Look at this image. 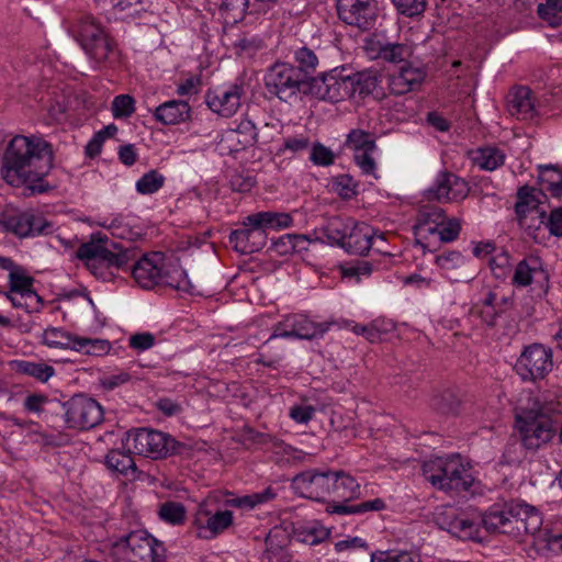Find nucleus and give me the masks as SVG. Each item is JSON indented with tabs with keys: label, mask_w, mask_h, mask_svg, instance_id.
<instances>
[{
	"label": "nucleus",
	"mask_w": 562,
	"mask_h": 562,
	"mask_svg": "<svg viewBox=\"0 0 562 562\" xmlns=\"http://www.w3.org/2000/svg\"><path fill=\"white\" fill-rule=\"evenodd\" d=\"M53 161V148L47 140L15 135L3 153L1 173L8 184L23 187L27 195L43 194L54 189L46 180Z\"/></svg>",
	"instance_id": "1"
},
{
	"label": "nucleus",
	"mask_w": 562,
	"mask_h": 562,
	"mask_svg": "<svg viewBox=\"0 0 562 562\" xmlns=\"http://www.w3.org/2000/svg\"><path fill=\"white\" fill-rule=\"evenodd\" d=\"M562 420V395L546 392L515 416V426L525 449L536 451L557 435Z\"/></svg>",
	"instance_id": "2"
},
{
	"label": "nucleus",
	"mask_w": 562,
	"mask_h": 562,
	"mask_svg": "<svg viewBox=\"0 0 562 562\" xmlns=\"http://www.w3.org/2000/svg\"><path fill=\"white\" fill-rule=\"evenodd\" d=\"M379 76L372 70L355 72L345 66L312 77V97L328 102L350 98L364 99L379 86Z\"/></svg>",
	"instance_id": "3"
},
{
	"label": "nucleus",
	"mask_w": 562,
	"mask_h": 562,
	"mask_svg": "<svg viewBox=\"0 0 562 562\" xmlns=\"http://www.w3.org/2000/svg\"><path fill=\"white\" fill-rule=\"evenodd\" d=\"M484 529L490 533H503L514 538L530 535L536 538L543 525L538 508L521 501L495 503L484 512Z\"/></svg>",
	"instance_id": "4"
},
{
	"label": "nucleus",
	"mask_w": 562,
	"mask_h": 562,
	"mask_svg": "<svg viewBox=\"0 0 562 562\" xmlns=\"http://www.w3.org/2000/svg\"><path fill=\"white\" fill-rule=\"evenodd\" d=\"M76 256L103 282L113 281L120 271H127L128 263L134 260L132 249L124 248L101 233L92 234L89 241L81 244Z\"/></svg>",
	"instance_id": "5"
},
{
	"label": "nucleus",
	"mask_w": 562,
	"mask_h": 562,
	"mask_svg": "<svg viewBox=\"0 0 562 562\" xmlns=\"http://www.w3.org/2000/svg\"><path fill=\"white\" fill-rule=\"evenodd\" d=\"M243 224V228L231 232L228 240L235 251L250 255L266 246V229L288 228L292 226L293 218L289 213L265 211L248 215Z\"/></svg>",
	"instance_id": "6"
},
{
	"label": "nucleus",
	"mask_w": 562,
	"mask_h": 562,
	"mask_svg": "<svg viewBox=\"0 0 562 562\" xmlns=\"http://www.w3.org/2000/svg\"><path fill=\"white\" fill-rule=\"evenodd\" d=\"M423 473L436 488L456 494L473 493L476 483L471 467L459 453L429 460L423 465Z\"/></svg>",
	"instance_id": "7"
},
{
	"label": "nucleus",
	"mask_w": 562,
	"mask_h": 562,
	"mask_svg": "<svg viewBox=\"0 0 562 562\" xmlns=\"http://www.w3.org/2000/svg\"><path fill=\"white\" fill-rule=\"evenodd\" d=\"M360 484L353 476L344 470H331L330 495L333 503L328 504L326 512L337 515H362L367 512H380L385 508L382 498H374L360 504H348L360 496Z\"/></svg>",
	"instance_id": "8"
},
{
	"label": "nucleus",
	"mask_w": 562,
	"mask_h": 562,
	"mask_svg": "<svg viewBox=\"0 0 562 562\" xmlns=\"http://www.w3.org/2000/svg\"><path fill=\"white\" fill-rule=\"evenodd\" d=\"M267 91L281 102L292 103L304 97H312V77L301 72L294 65L277 61L263 78Z\"/></svg>",
	"instance_id": "9"
},
{
	"label": "nucleus",
	"mask_w": 562,
	"mask_h": 562,
	"mask_svg": "<svg viewBox=\"0 0 562 562\" xmlns=\"http://www.w3.org/2000/svg\"><path fill=\"white\" fill-rule=\"evenodd\" d=\"M113 548L124 562H164L166 559L165 544L143 529L122 536Z\"/></svg>",
	"instance_id": "10"
},
{
	"label": "nucleus",
	"mask_w": 562,
	"mask_h": 562,
	"mask_svg": "<svg viewBox=\"0 0 562 562\" xmlns=\"http://www.w3.org/2000/svg\"><path fill=\"white\" fill-rule=\"evenodd\" d=\"M126 441L133 446V452L153 460L164 459L179 453L182 445L169 434L138 428L126 432Z\"/></svg>",
	"instance_id": "11"
},
{
	"label": "nucleus",
	"mask_w": 562,
	"mask_h": 562,
	"mask_svg": "<svg viewBox=\"0 0 562 562\" xmlns=\"http://www.w3.org/2000/svg\"><path fill=\"white\" fill-rule=\"evenodd\" d=\"M56 405L64 411V420L69 429L90 430L103 420V408L92 397L85 394H76L68 401Z\"/></svg>",
	"instance_id": "12"
},
{
	"label": "nucleus",
	"mask_w": 562,
	"mask_h": 562,
	"mask_svg": "<svg viewBox=\"0 0 562 562\" xmlns=\"http://www.w3.org/2000/svg\"><path fill=\"white\" fill-rule=\"evenodd\" d=\"M552 369V349L539 342L525 346L514 364L517 375L524 382L531 383L546 379Z\"/></svg>",
	"instance_id": "13"
},
{
	"label": "nucleus",
	"mask_w": 562,
	"mask_h": 562,
	"mask_svg": "<svg viewBox=\"0 0 562 562\" xmlns=\"http://www.w3.org/2000/svg\"><path fill=\"white\" fill-rule=\"evenodd\" d=\"M483 518L484 513L472 517L465 512L449 506L436 513L435 522L440 529L448 531L460 540L481 541L480 532L481 528H484Z\"/></svg>",
	"instance_id": "14"
},
{
	"label": "nucleus",
	"mask_w": 562,
	"mask_h": 562,
	"mask_svg": "<svg viewBox=\"0 0 562 562\" xmlns=\"http://www.w3.org/2000/svg\"><path fill=\"white\" fill-rule=\"evenodd\" d=\"M76 33V40L92 59L98 63L108 59L113 50V42L93 16H82Z\"/></svg>",
	"instance_id": "15"
},
{
	"label": "nucleus",
	"mask_w": 562,
	"mask_h": 562,
	"mask_svg": "<svg viewBox=\"0 0 562 562\" xmlns=\"http://www.w3.org/2000/svg\"><path fill=\"white\" fill-rule=\"evenodd\" d=\"M336 10L341 22L362 32L372 30L379 16L378 0H337Z\"/></svg>",
	"instance_id": "16"
},
{
	"label": "nucleus",
	"mask_w": 562,
	"mask_h": 562,
	"mask_svg": "<svg viewBox=\"0 0 562 562\" xmlns=\"http://www.w3.org/2000/svg\"><path fill=\"white\" fill-rule=\"evenodd\" d=\"M330 469H310L291 480V488L297 496L315 502H326L330 495Z\"/></svg>",
	"instance_id": "17"
},
{
	"label": "nucleus",
	"mask_w": 562,
	"mask_h": 562,
	"mask_svg": "<svg viewBox=\"0 0 562 562\" xmlns=\"http://www.w3.org/2000/svg\"><path fill=\"white\" fill-rule=\"evenodd\" d=\"M329 326V323H315L304 314L289 315L283 323L278 325V328L265 344L278 337L306 340L321 338L328 331Z\"/></svg>",
	"instance_id": "18"
},
{
	"label": "nucleus",
	"mask_w": 562,
	"mask_h": 562,
	"mask_svg": "<svg viewBox=\"0 0 562 562\" xmlns=\"http://www.w3.org/2000/svg\"><path fill=\"white\" fill-rule=\"evenodd\" d=\"M2 225L5 232L19 238L47 235L53 231V224L32 211L13 212L3 215Z\"/></svg>",
	"instance_id": "19"
},
{
	"label": "nucleus",
	"mask_w": 562,
	"mask_h": 562,
	"mask_svg": "<svg viewBox=\"0 0 562 562\" xmlns=\"http://www.w3.org/2000/svg\"><path fill=\"white\" fill-rule=\"evenodd\" d=\"M245 93L244 82H234L209 89L205 93V103L212 112L223 117H231L239 109Z\"/></svg>",
	"instance_id": "20"
},
{
	"label": "nucleus",
	"mask_w": 562,
	"mask_h": 562,
	"mask_svg": "<svg viewBox=\"0 0 562 562\" xmlns=\"http://www.w3.org/2000/svg\"><path fill=\"white\" fill-rule=\"evenodd\" d=\"M470 192L468 182L450 171H441L427 190L429 200L452 202L464 200Z\"/></svg>",
	"instance_id": "21"
},
{
	"label": "nucleus",
	"mask_w": 562,
	"mask_h": 562,
	"mask_svg": "<svg viewBox=\"0 0 562 562\" xmlns=\"http://www.w3.org/2000/svg\"><path fill=\"white\" fill-rule=\"evenodd\" d=\"M164 256L161 252H151L144 255L135 261H131L127 271H131L134 280L143 289H153L161 280Z\"/></svg>",
	"instance_id": "22"
},
{
	"label": "nucleus",
	"mask_w": 562,
	"mask_h": 562,
	"mask_svg": "<svg viewBox=\"0 0 562 562\" xmlns=\"http://www.w3.org/2000/svg\"><path fill=\"white\" fill-rule=\"evenodd\" d=\"M435 263L441 274L451 282H470L474 279L473 271L469 270V260L458 250H447L437 255Z\"/></svg>",
	"instance_id": "23"
},
{
	"label": "nucleus",
	"mask_w": 562,
	"mask_h": 562,
	"mask_svg": "<svg viewBox=\"0 0 562 562\" xmlns=\"http://www.w3.org/2000/svg\"><path fill=\"white\" fill-rule=\"evenodd\" d=\"M233 522V512L228 509L210 515L207 510L200 508L193 519V525L198 528V537L204 539L217 537L227 530Z\"/></svg>",
	"instance_id": "24"
},
{
	"label": "nucleus",
	"mask_w": 562,
	"mask_h": 562,
	"mask_svg": "<svg viewBox=\"0 0 562 562\" xmlns=\"http://www.w3.org/2000/svg\"><path fill=\"white\" fill-rule=\"evenodd\" d=\"M445 218L446 211L442 207L437 205L422 206L417 212L416 221L413 225V232L418 244H420L423 239L436 235V232L440 229V225H442Z\"/></svg>",
	"instance_id": "25"
},
{
	"label": "nucleus",
	"mask_w": 562,
	"mask_h": 562,
	"mask_svg": "<svg viewBox=\"0 0 562 562\" xmlns=\"http://www.w3.org/2000/svg\"><path fill=\"white\" fill-rule=\"evenodd\" d=\"M373 228L364 223H355L350 227L341 248L350 254L364 256L373 245Z\"/></svg>",
	"instance_id": "26"
},
{
	"label": "nucleus",
	"mask_w": 562,
	"mask_h": 562,
	"mask_svg": "<svg viewBox=\"0 0 562 562\" xmlns=\"http://www.w3.org/2000/svg\"><path fill=\"white\" fill-rule=\"evenodd\" d=\"M122 443L123 447H127V451L121 449L110 450L104 457V464L112 473L135 480L138 477V469L132 457L133 446L127 441Z\"/></svg>",
	"instance_id": "27"
},
{
	"label": "nucleus",
	"mask_w": 562,
	"mask_h": 562,
	"mask_svg": "<svg viewBox=\"0 0 562 562\" xmlns=\"http://www.w3.org/2000/svg\"><path fill=\"white\" fill-rule=\"evenodd\" d=\"M192 109L188 101L168 100L159 104L153 115L164 125H179L191 120Z\"/></svg>",
	"instance_id": "28"
},
{
	"label": "nucleus",
	"mask_w": 562,
	"mask_h": 562,
	"mask_svg": "<svg viewBox=\"0 0 562 562\" xmlns=\"http://www.w3.org/2000/svg\"><path fill=\"white\" fill-rule=\"evenodd\" d=\"M507 111L518 120H532L537 115L532 91L524 86L513 90L507 99Z\"/></svg>",
	"instance_id": "29"
},
{
	"label": "nucleus",
	"mask_w": 562,
	"mask_h": 562,
	"mask_svg": "<svg viewBox=\"0 0 562 562\" xmlns=\"http://www.w3.org/2000/svg\"><path fill=\"white\" fill-rule=\"evenodd\" d=\"M516 198V216L533 214L537 211H546V209L542 207V204L548 198L542 189L525 184L518 188Z\"/></svg>",
	"instance_id": "30"
},
{
	"label": "nucleus",
	"mask_w": 562,
	"mask_h": 562,
	"mask_svg": "<svg viewBox=\"0 0 562 562\" xmlns=\"http://www.w3.org/2000/svg\"><path fill=\"white\" fill-rule=\"evenodd\" d=\"M536 278L548 280V273L542 268L539 257H529L517 263L512 283L517 288H525L530 285Z\"/></svg>",
	"instance_id": "31"
},
{
	"label": "nucleus",
	"mask_w": 562,
	"mask_h": 562,
	"mask_svg": "<svg viewBox=\"0 0 562 562\" xmlns=\"http://www.w3.org/2000/svg\"><path fill=\"white\" fill-rule=\"evenodd\" d=\"M158 285H166L191 295L200 294L196 286L189 279L187 271L179 265L162 266L161 280H159Z\"/></svg>",
	"instance_id": "32"
},
{
	"label": "nucleus",
	"mask_w": 562,
	"mask_h": 562,
	"mask_svg": "<svg viewBox=\"0 0 562 562\" xmlns=\"http://www.w3.org/2000/svg\"><path fill=\"white\" fill-rule=\"evenodd\" d=\"M78 336L61 327H47L41 334V342L50 349H70L76 351Z\"/></svg>",
	"instance_id": "33"
},
{
	"label": "nucleus",
	"mask_w": 562,
	"mask_h": 562,
	"mask_svg": "<svg viewBox=\"0 0 562 562\" xmlns=\"http://www.w3.org/2000/svg\"><path fill=\"white\" fill-rule=\"evenodd\" d=\"M535 540L543 543L546 548L554 553L562 551V517L550 521L546 527H540Z\"/></svg>",
	"instance_id": "34"
},
{
	"label": "nucleus",
	"mask_w": 562,
	"mask_h": 562,
	"mask_svg": "<svg viewBox=\"0 0 562 562\" xmlns=\"http://www.w3.org/2000/svg\"><path fill=\"white\" fill-rule=\"evenodd\" d=\"M9 278L10 293L19 294L22 297L34 299L36 291L33 289L34 278L31 277L23 266L16 267L15 271H11Z\"/></svg>",
	"instance_id": "35"
},
{
	"label": "nucleus",
	"mask_w": 562,
	"mask_h": 562,
	"mask_svg": "<svg viewBox=\"0 0 562 562\" xmlns=\"http://www.w3.org/2000/svg\"><path fill=\"white\" fill-rule=\"evenodd\" d=\"M539 183L543 192H549L553 198L562 196V169L553 165L539 166Z\"/></svg>",
	"instance_id": "36"
},
{
	"label": "nucleus",
	"mask_w": 562,
	"mask_h": 562,
	"mask_svg": "<svg viewBox=\"0 0 562 562\" xmlns=\"http://www.w3.org/2000/svg\"><path fill=\"white\" fill-rule=\"evenodd\" d=\"M462 405V397L454 390H445L430 400V406L434 411L442 415H458Z\"/></svg>",
	"instance_id": "37"
},
{
	"label": "nucleus",
	"mask_w": 562,
	"mask_h": 562,
	"mask_svg": "<svg viewBox=\"0 0 562 562\" xmlns=\"http://www.w3.org/2000/svg\"><path fill=\"white\" fill-rule=\"evenodd\" d=\"M352 224L353 221L351 218L333 216L328 218L326 224L322 227L323 237H325L330 245L340 247Z\"/></svg>",
	"instance_id": "38"
},
{
	"label": "nucleus",
	"mask_w": 562,
	"mask_h": 562,
	"mask_svg": "<svg viewBox=\"0 0 562 562\" xmlns=\"http://www.w3.org/2000/svg\"><path fill=\"white\" fill-rule=\"evenodd\" d=\"M12 368L16 373L34 378L43 383L47 382L55 374L54 367L44 362L14 360Z\"/></svg>",
	"instance_id": "39"
},
{
	"label": "nucleus",
	"mask_w": 562,
	"mask_h": 562,
	"mask_svg": "<svg viewBox=\"0 0 562 562\" xmlns=\"http://www.w3.org/2000/svg\"><path fill=\"white\" fill-rule=\"evenodd\" d=\"M517 223L521 229L530 237L535 243L540 244V233L542 226L546 227V211H537L533 214L517 215Z\"/></svg>",
	"instance_id": "40"
},
{
	"label": "nucleus",
	"mask_w": 562,
	"mask_h": 562,
	"mask_svg": "<svg viewBox=\"0 0 562 562\" xmlns=\"http://www.w3.org/2000/svg\"><path fill=\"white\" fill-rule=\"evenodd\" d=\"M505 161L504 153L497 147H483L479 148L474 156L473 162L480 167V169L493 171L501 167Z\"/></svg>",
	"instance_id": "41"
},
{
	"label": "nucleus",
	"mask_w": 562,
	"mask_h": 562,
	"mask_svg": "<svg viewBox=\"0 0 562 562\" xmlns=\"http://www.w3.org/2000/svg\"><path fill=\"white\" fill-rule=\"evenodd\" d=\"M158 516L169 525L181 526L187 519V508L180 502L167 501L160 505Z\"/></svg>",
	"instance_id": "42"
},
{
	"label": "nucleus",
	"mask_w": 562,
	"mask_h": 562,
	"mask_svg": "<svg viewBox=\"0 0 562 562\" xmlns=\"http://www.w3.org/2000/svg\"><path fill=\"white\" fill-rule=\"evenodd\" d=\"M345 146L363 151H373L376 147L372 134L360 128H353L347 134Z\"/></svg>",
	"instance_id": "43"
},
{
	"label": "nucleus",
	"mask_w": 562,
	"mask_h": 562,
	"mask_svg": "<svg viewBox=\"0 0 562 562\" xmlns=\"http://www.w3.org/2000/svg\"><path fill=\"white\" fill-rule=\"evenodd\" d=\"M165 184V177L156 169L144 173L136 182V191L139 194L148 195L159 191Z\"/></svg>",
	"instance_id": "44"
},
{
	"label": "nucleus",
	"mask_w": 562,
	"mask_h": 562,
	"mask_svg": "<svg viewBox=\"0 0 562 562\" xmlns=\"http://www.w3.org/2000/svg\"><path fill=\"white\" fill-rule=\"evenodd\" d=\"M111 344L106 339L86 338L78 336L76 351L89 356H103L109 353Z\"/></svg>",
	"instance_id": "45"
},
{
	"label": "nucleus",
	"mask_w": 562,
	"mask_h": 562,
	"mask_svg": "<svg viewBox=\"0 0 562 562\" xmlns=\"http://www.w3.org/2000/svg\"><path fill=\"white\" fill-rule=\"evenodd\" d=\"M256 183L257 180L252 171L247 169H235L229 176V187L235 192H250Z\"/></svg>",
	"instance_id": "46"
},
{
	"label": "nucleus",
	"mask_w": 562,
	"mask_h": 562,
	"mask_svg": "<svg viewBox=\"0 0 562 562\" xmlns=\"http://www.w3.org/2000/svg\"><path fill=\"white\" fill-rule=\"evenodd\" d=\"M249 0H223L220 12L232 23L241 21L248 10Z\"/></svg>",
	"instance_id": "47"
},
{
	"label": "nucleus",
	"mask_w": 562,
	"mask_h": 562,
	"mask_svg": "<svg viewBox=\"0 0 562 562\" xmlns=\"http://www.w3.org/2000/svg\"><path fill=\"white\" fill-rule=\"evenodd\" d=\"M329 533L327 528L314 522L297 530L296 536L303 543L316 546L325 541Z\"/></svg>",
	"instance_id": "48"
},
{
	"label": "nucleus",
	"mask_w": 562,
	"mask_h": 562,
	"mask_svg": "<svg viewBox=\"0 0 562 562\" xmlns=\"http://www.w3.org/2000/svg\"><path fill=\"white\" fill-rule=\"evenodd\" d=\"M294 60L297 63L295 68L300 69L301 72L306 74L308 77H312L311 75L318 65L317 55L307 46H302L294 50Z\"/></svg>",
	"instance_id": "49"
},
{
	"label": "nucleus",
	"mask_w": 562,
	"mask_h": 562,
	"mask_svg": "<svg viewBox=\"0 0 562 562\" xmlns=\"http://www.w3.org/2000/svg\"><path fill=\"white\" fill-rule=\"evenodd\" d=\"M276 536L270 532L266 538V550L263 552V562H291L292 555L283 546L274 543Z\"/></svg>",
	"instance_id": "50"
},
{
	"label": "nucleus",
	"mask_w": 562,
	"mask_h": 562,
	"mask_svg": "<svg viewBox=\"0 0 562 562\" xmlns=\"http://www.w3.org/2000/svg\"><path fill=\"white\" fill-rule=\"evenodd\" d=\"M537 13L550 25H559L562 21V0H546L538 5Z\"/></svg>",
	"instance_id": "51"
},
{
	"label": "nucleus",
	"mask_w": 562,
	"mask_h": 562,
	"mask_svg": "<svg viewBox=\"0 0 562 562\" xmlns=\"http://www.w3.org/2000/svg\"><path fill=\"white\" fill-rule=\"evenodd\" d=\"M232 46L238 55L252 56L263 47V42L257 35L241 34L232 43Z\"/></svg>",
	"instance_id": "52"
},
{
	"label": "nucleus",
	"mask_w": 562,
	"mask_h": 562,
	"mask_svg": "<svg viewBox=\"0 0 562 562\" xmlns=\"http://www.w3.org/2000/svg\"><path fill=\"white\" fill-rule=\"evenodd\" d=\"M334 191L342 199L349 200L358 194V183L349 175H338L331 181Z\"/></svg>",
	"instance_id": "53"
},
{
	"label": "nucleus",
	"mask_w": 562,
	"mask_h": 562,
	"mask_svg": "<svg viewBox=\"0 0 562 562\" xmlns=\"http://www.w3.org/2000/svg\"><path fill=\"white\" fill-rule=\"evenodd\" d=\"M335 160L336 155L329 147H326L319 142H315L311 145L310 161L314 166L329 167L335 164Z\"/></svg>",
	"instance_id": "54"
},
{
	"label": "nucleus",
	"mask_w": 562,
	"mask_h": 562,
	"mask_svg": "<svg viewBox=\"0 0 562 562\" xmlns=\"http://www.w3.org/2000/svg\"><path fill=\"white\" fill-rule=\"evenodd\" d=\"M241 135L243 139H237L243 148L254 146L258 142V132L256 125L250 120L241 121L235 131L231 132V136Z\"/></svg>",
	"instance_id": "55"
},
{
	"label": "nucleus",
	"mask_w": 562,
	"mask_h": 562,
	"mask_svg": "<svg viewBox=\"0 0 562 562\" xmlns=\"http://www.w3.org/2000/svg\"><path fill=\"white\" fill-rule=\"evenodd\" d=\"M461 232V221L458 217H448L443 220L442 225H440V229L436 232L439 240L441 243H452L454 241Z\"/></svg>",
	"instance_id": "56"
},
{
	"label": "nucleus",
	"mask_w": 562,
	"mask_h": 562,
	"mask_svg": "<svg viewBox=\"0 0 562 562\" xmlns=\"http://www.w3.org/2000/svg\"><path fill=\"white\" fill-rule=\"evenodd\" d=\"M380 52V59L397 64L405 60L408 55V47L398 43H385Z\"/></svg>",
	"instance_id": "57"
},
{
	"label": "nucleus",
	"mask_w": 562,
	"mask_h": 562,
	"mask_svg": "<svg viewBox=\"0 0 562 562\" xmlns=\"http://www.w3.org/2000/svg\"><path fill=\"white\" fill-rule=\"evenodd\" d=\"M7 299L11 302L15 308H23L27 313L40 312L44 305V300L41 295H36L34 299L22 297L19 294L5 292Z\"/></svg>",
	"instance_id": "58"
},
{
	"label": "nucleus",
	"mask_w": 562,
	"mask_h": 562,
	"mask_svg": "<svg viewBox=\"0 0 562 562\" xmlns=\"http://www.w3.org/2000/svg\"><path fill=\"white\" fill-rule=\"evenodd\" d=\"M135 112V99L130 94H119L112 102V113L115 119L130 117Z\"/></svg>",
	"instance_id": "59"
},
{
	"label": "nucleus",
	"mask_w": 562,
	"mask_h": 562,
	"mask_svg": "<svg viewBox=\"0 0 562 562\" xmlns=\"http://www.w3.org/2000/svg\"><path fill=\"white\" fill-rule=\"evenodd\" d=\"M397 12L402 15L418 16L427 8V0H391Z\"/></svg>",
	"instance_id": "60"
},
{
	"label": "nucleus",
	"mask_w": 562,
	"mask_h": 562,
	"mask_svg": "<svg viewBox=\"0 0 562 562\" xmlns=\"http://www.w3.org/2000/svg\"><path fill=\"white\" fill-rule=\"evenodd\" d=\"M341 273L346 278L369 277L372 273V263L367 260H356L341 266Z\"/></svg>",
	"instance_id": "61"
},
{
	"label": "nucleus",
	"mask_w": 562,
	"mask_h": 562,
	"mask_svg": "<svg viewBox=\"0 0 562 562\" xmlns=\"http://www.w3.org/2000/svg\"><path fill=\"white\" fill-rule=\"evenodd\" d=\"M370 562H414L407 551H378L370 554Z\"/></svg>",
	"instance_id": "62"
},
{
	"label": "nucleus",
	"mask_w": 562,
	"mask_h": 562,
	"mask_svg": "<svg viewBox=\"0 0 562 562\" xmlns=\"http://www.w3.org/2000/svg\"><path fill=\"white\" fill-rule=\"evenodd\" d=\"M311 145L312 143L308 136L304 134L294 135L286 137L283 140L282 147L279 149V153H284L286 150L291 153H301L306 150Z\"/></svg>",
	"instance_id": "63"
},
{
	"label": "nucleus",
	"mask_w": 562,
	"mask_h": 562,
	"mask_svg": "<svg viewBox=\"0 0 562 562\" xmlns=\"http://www.w3.org/2000/svg\"><path fill=\"white\" fill-rule=\"evenodd\" d=\"M546 228L551 236L562 238V206L546 212Z\"/></svg>",
	"instance_id": "64"
}]
</instances>
